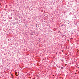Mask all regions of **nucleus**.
I'll list each match as a JSON object with an SVG mask.
<instances>
[{
    "instance_id": "obj_2",
    "label": "nucleus",
    "mask_w": 79,
    "mask_h": 79,
    "mask_svg": "<svg viewBox=\"0 0 79 79\" xmlns=\"http://www.w3.org/2000/svg\"><path fill=\"white\" fill-rule=\"evenodd\" d=\"M61 69H63V67H61Z\"/></svg>"
},
{
    "instance_id": "obj_5",
    "label": "nucleus",
    "mask_w": 79,
    "mask_h": 79,
    "mask_svg": "<svg viewBox=\"0 0 79 79\" xmlns=\"http://www.w3.org/2000/svg\"><path fill=\"white\" fill-rule=\"evenodd\" d=\"M15 73H17V72H16Z\"/></svg>"
},
{
    "instance_id": "obj_4",
    "label": "nucleus",
    "mask_w": 79,
    "mask_h": 79,
    "mask_svg": "<svg viewBox=\"0 0 79 79\" xmlns=\"http://www.w3.org/2000/svg\"><path fill=\"white\" fill-rule=\"evenodd\" d=\"M25 26H27V25L26 24L25 25Z\"/></svg>"
},
{
    "instance_id": "obj_3",
    "label": "nucleus",
    "mask_w": 79,
    "mask_h": 79,
    "mask_svg": "<svg viewBox=\"0 0 79 79\" xmlns=\"http://www.w3.org/2000/svg\"><path fill=\"white\" fill-rule=\"evenodd\" d=\"M36 27H37V24H36Z\"/></svg>"
},
{
    "instance_id": "obj_1",
    "label": "nucleus",
    "mask_w": 79,
    "mask_h": 79,
    "mask_svg": "<svg viewBox=\"0 0 79 79\" xmlns=\"http://www.w3.org/2000/svg\"><path fill=\"white\" fill-rule=\"evenodd\" d=\"M57 66L58 67V68H60V67H61V65H60V64H57Z\"/></svg>"
}]
</instances>
